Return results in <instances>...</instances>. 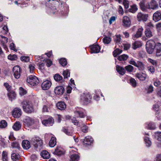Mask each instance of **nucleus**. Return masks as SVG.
<instances>
[{"mask_svg": "<svg viewBox=\"0 0 161 161\" xmlns=\"http://www.w3.org/2000/svg\"><path fill=\"white\" fill-rule=\"evenodd\" d=\"M91 98L92 97L89 94L83 93L80 96V100L83 103L87 104L90 102Z\"/></svg>", "mask_w": 161, "mask_h": 161, "instance_id": "obj_4", "label": "nucleus"}, {"mask_svg": "<svg viewBox=\"0 0 161 161\" xmlns=\"http://www.w3.org/2000/svg\"><path fill=\"white\" fill-rule=\"evenodd\" d=\"M63 75L64 79L67 78L70 75V72L68 70H66L64 71L63 73Z\"/></svg>", "mask_w": 161, "mask_h": 161, "instance_id": "obj_49", "label": "nucleus"}, {"mask_svg": "<svg viewBox=\"0 0 161 161\" xmlns=\"http://www.w3.org/2000/svg\"><path fill=\"white\" fill-rule=\"evenodd\" d=\"M154 48V47H146L147 51L149 54H152L153 53Z\"/></svg>", "mask_w": 161, "mask_h": 161, "instance_id": "obj_51", "label": "nucleus"}, {"mask_svg": "<svg viewBox=\"0 0 161 161\" xmlns=\"http://www.w3.org/2000/svg\"><path fill=\"white\" fill-rule=\"evenodd\" d=\"M153 91V88L152 86L150 85L148 88L147 93H152Z\"/></svg>", "mask_w": 161, "mask_h": 161, "instance_id": "obj_61", "label": "nucleus"}, {"mask_svg": "<svg viewBox=\"0 0 161 161\" xmlns=\"http://www.w3.org/2000/svg\"><path fill=\"white\" fill-rule=\"evenodd\" d=\"M146 1L145 0H142L139 3L140 7L141 10L144 12H146L147 11V9H149L148 8V5H145Z\"/></svg>", "mask_w": 161, "mask_h": 161, "instance_id": "obj_16", "label": "nucleus"}, {"mask_svg": "<svg viewBox=\"0 0 161 161\" xmlns=\"http://www.w3.org/2000/svg\"><path fill=\"white\" fill-rule=\"evenodd\" d=\"M142 46V43L139 41H136L133 44V48L136 49Z\"/></svg>", "mask_w": 161, "mask_h": 161, "instance_id": "obj_34", "label": "nucleus"}, {"mask_svg": "<svg viewBox=\"0 0 161 161\" xmlns=\"http://www.w3.org/2000/svg\"><path fill=\"white\" fill-rule=\"evenodd\" d=\"M156 44L154 41L151 40L147 42L146 46L155 48Z\"/></svg>", "mask_w": 161, "mask_h": 161, "instance_id": "obj_27", "label": "nucleus"}, {"mask_svg": "<svg viewBox=\"0 0 161 161\" xmlns=\"http://www.w3.org/2000/svg\"><path fill=\"white\" fill-rule=\"evenodd\" d=\"M130 84L134 87L136 86L137 83L136 80L133 78H131L130 79Z\"/></svg>", "mask_w": 161, "mask_h": 161, "instance_id": "obj_40", "label": "nucleus"}, {"mask_svg": "<svg viewBox=\"0 0 161 161\" xmlns=\"http://www.w3.org/2000/svg\"><path fill=\"white\" fill-rule=\"evenodd\" d=\"M54 122L53 119L50 117L48 119H45L42 120V124L46 126H50L52 125Z\"/></svg>", "mask_w": 161, "mask_h": 161, "instance_id": "obj_12", "label": "nucleus"}, {"mask_svg": "<svg viewBox=\"0 0 161 161\" xmlns=\"http://www.w3.org/2000/svg\"><path fill=\"white\" fill-rule=\"evenodd\" d=\"M7 126V123L5 120H2L0 122V128H3L6 127Z\"/></svg>", "mask_w": 161, "mask_h": 161, "instance_id": "obj_42", "label": "nucleus"}, {"mask_svg": "<svg viewBox=\"0 0 161 161\" xmlns=\"http://www.w3.org/2000/svg\"><path fill=\"white\" fill-rule=\"evenodd\" d=\"M116 70L120 75H123L125 73V69L119 65L116 66Z\"/></svg>", "mask_w": 161, "mask_h": 161, "instance_id": "obj_28", "label": "nucleus"}, {"mask_svg": "<svg viewBox=\"0 0 161 161\" xmlns=\"http://www.w3.org/2000/svg\"><path fill=\"white\" fill-rule=\"evenodd\" d=\"M71 161H78L79 158V155L77 154H74L70 156Z\"/></svg>", "mask_w": 161, "mask_h": 161, "instance_id": "obj_33", "label": "nucleus"}, {"mask_svg": "<svg viewBox=\"0 0 161 161\" xmlns=\"http://www.w3.org/2000/svg\"><path fill=\"white\" fill-rule=\"evenodd\" d=\"M22 146L24 149H27L31 147L30 142L27 140H23L22 142Z\"/></svg>", "mask_w": 161, "mask_h": 161, "instance_id": "obj_24", "label": "nucleus"}, {"mask_svg": "<svg viewBox=\"0 0 161 161\" xmlns=\"http://www.w3.org/2000/svg\"><path fill=\"white\" fill-rule=\"evenodd\" d=\"M27 93L26 90L22 87L19 88V94L21 96H24Z\"/></svg>", "mask_w": 161, "mask_h": 161, "instance_id": "obj_44", "label": "nucleus"}, {"mask_svg": "<svg viewBox=\"0 0 161 161\" xmlns=\"http://www.w3.org/2000/svg\"><path fill=\"white\" fill-rule=\"evenodd\" d=\"M27 82L31 86H34L38 85L39 80L35 76L30 75L27 78Z\"/></svg>", "mask_w": 161, "mask_h": 161, "instance_id": "obj_3", "label": "nucleus"}, {"mask_svg": "<svg viewBox=\"0 0 161 161\" xmlns=\"http://www.w3.org/2000/svg\"><path fill=\"white\" fill-rule=\"evenodd\" d=\"M93 141V138L91 136H88L84 139V142L86 144H89Z\"/></svg>", "mask_w": 161, "mask_h": 161, "instance_id": "obj_30", "label": "nucleus"}, {"mask_svg": "<svg viewBox=\"0 0 161 161\" xmlns=\"http://www.w3.org/2000/svg\"><path fill=\"white\" fill-rule=\"evenodd\" d=\"M143 30V29L142 28V27H141L139 28L136 32V33L134 35H133V37L135 38H139L142 36V32Z\"/></svg>", "mask_w": 161, "mask_h": 161, "instance_id": "obj_25", "label": "nucleus"}, {"mask_svg": "<svg viewBox=\"0 0 161 161\" xmlns=\"http://www.w3.org/2000/svg\"><path fill=\"white\" fill-rule=\"evenodd\" d=\"M131 24L130 19L127 16H124L122 19V25L125 27L130 26Z\"/></svg>", "mask_w": 161, "mask_h": 161, "instance_id": "obj_8", "label": "nucleus"}, {"mask_svg": "<svg viewBox=\"0 0 161 161\" xmlns=\"http://www.w3.org/2000/svg\"><path fill=\"white\" fill-rule=\"evenodd\" d=\"M21 110L18 108H15L12 112V115L14 117L16 118H19L21 115Z\"/></svg>", "mask_w": 161, "mask_h": 161, "instance_id": "obj_11", "label": "nucleus"}, {"mask_svg": "<svg viewBox=\"0 0 161 161\" xmlns=\"http://www.w3.org/2000/svg\"><path fill=\"white\" fill-rule=\"evenodd\" d=\"M8 93V96L9 98V100L12 101L13 99H14L16 96V94L14 91L9 92Z\"/></svg>", "mask_w": 161, "mask_h": 161, "instance_id": "obj_31", "label": "nucleus"}, {"mask_svg": "<svg viewBox=\"0 0 161 161\" xmlns=\"http://www.w3.org/2000/svg\"><path fill=\"white\" fill-rule=\"evenodd\" d=\"M17 57L16 55H10L8 56V58L11 60H16L17 59Z\"/></svg>", "mask_w": 161, "mask_h": 161, "instance_id": "obj_55", "label": "nucleus"}, {"mask_svg": "<svg viewBox=\"0 0 161 161\" xmlns=\"http://www.w3.org/2000/svg\"><path fill=\"white\" fill-rule=\"evenodd\" d=\"M21 60L22 61L28 62L30 60L29 57L23 56L21 58Z\"/></svg>", "mask_w": 161, "mask_h": 161, "instance_id": "obj_59", "label": "nucleus"}, {"mask_svg": "<svg viewBox=\"0 0 161 161\" xmlns=\"http://www.w3.org/2000/svg\"><path fill=\"white\" fill-rule=\"evenodd\" d=\"M148 15L146 14H143L141 13H139L137 15V18L139 21L142 20L146 21L147 19Z\"/></svg>", "mask_w": 161, "mask_h": 161, "instance_id": "obj_13", "label": "nucleus"}, {"mask_svg": "<svg viewBox=\"0 0 161 161\" xmlns=\"http://www.w3.org/2000/svg\"><path fill=\"white\" fill-rule=\"evenodd\" d=\"M30 141L34 147L36 148L38 147H41L43 144L42 140L38 137H33Z\"/></svg>", "mask_w": 161, "mask_h": 161, "instance_id": "obj_2", "label": "nucleus"}, {"mask_svg": "<svg viewBox=\"0 0 161 161\" xmlns=\"http://www.w3.org/2000/svg\"><path fill=\"white\" fill-rule=\"evenodd\" d=\"M129 63L138 68L139 69L142 70L144 69V64L141 61H138L136 62L133 59H131L129 60Z\"/></svg>", "mask_w": 161, "mask_h": 161, "instance_id": "obj_5", "label": "nucleus"}, {"mask_svg": "<svg viewBox=\"0 0 161 161\" xmlns=\"http://www.w3.org/2000/svg\"><path fill=\"white\" fill-rule=\"evenodd\" d=\"M63 131L64 133L68 135L72 136L73 131L72 130L69 131L67 129H63Z\"/></svg>", "mask_w": 161, "mask_h": 161, "instance_id": "obj_57", "label": "nucleus"}, {"mask_svg": "<svg viewBox=\"0 0 161 161\" xmlns=\"http://www.w3.org/2000/svg\"><path fill=\"white\" fill-rule=\"evenodd\" d=\"M4 86L5 87L7 91L10 92L11 89V86L8 85L7 83H5L4 84Z\"/></svg>", "mask_w": 161, "mask_h": 161, "instance_id": "obj_63", "label": "nucleus"}, {"mask_svg": "<svg viewBox=\"0 0 161 161\" xmlns=\"http://www.w3.org/2000/svg\"><path fill=\"white\" fill-rule=\"evenodd\" d=\"M145 32L146 36L148 38H150L153 36L152 32L148 29H146Z\"/></svg>", "mask_w": 161, "mask_h": 161, "instance_id": "obj_41", "label": "nucleus"}, {"mask_svg": "<svg viewBox=\"0 0 161 161\" xmlns=\"http://www.w3.org/2000/svg\"><path fill=\"white\" fill-rule=\"evenodd\" d=\"M147 128L151 130H153L155 129V126L154 124L152 123H149L148 125Z\"/></svg>", "mask_w": 161, "mask_h": 161, "instance_id": "obj_58", "label": "nucleus"}, {"mask_svg": "<svg viewBox=\"0 0 161 161\" xmlns=\"http://www.w3.org/2000/svg\"><path fill=\"white\" fill-rule=\"evenodd\" d=\"M75 114L77 117L80 118H84L85 117V114L82 112L79 111H76L75 112Z\"/></svg>", "mask_w": 161, "mask_h": 161, "instance_id": "obj_43", "label": "nucleus"}, {"mask_svg": "<svg viewBox=\"0 0 161 161\" xmlns=\"http://www.w3.org/2000/svg\"><path fill=\"white\" fill-rule=\"evenodd\" d=\"M49 109V105L48 104L44 105L42 108L43 112H48Z\"/></svg>", "mask_w": 161, "mask_h": 161, "instance_id": "obj_56", "label": "nucleus"}, {"mask_svg": "<svg viewBox=\"0 0 161 161\" xmlns=\"http://www.w3.org/2000/svg\"><path fill=\"white\" fill-rule=\"evenodd\" d=\"M100 47L97 45H93L91 47V52L92 53H97L100 51Z\"/></svg>", "mask_w": 161, "mask_h": 161, "instance_id": "obj_19", "label": "nucleus"}, {"mask_svg": "<svg viewBox=\"0 0 161 161\" xmlns=\"http://www.w3.org/2000/svg\"><path fill=\"white\" fill-rule=\"evenodd\" d=\"M21 125L20 123L18 121L15 122L13 126V129L15 130H19L21 128Z\"/></svg>", "mask_w": 161, "mask_h": 161, "instance_id": "obj_29", "label": "nucleus"}, {"mask_svg": "<svg viewBox=\"0 0 161 161\" xmlns=\"http://www.w3.org/2000/svg\"><path fill=\"white\" fill-rule=\"evenodd\" d=\"M13 72L15 78L18 79L20 77L21 69L19 66L14 67L13 69Z\"/></svg>", "mask_w": 161, "mask_h": 161, "instance_id": "obj_7", "label": "nucleus"}, {"mask_svg": "<svg viewBox=\"0 0 161 161\" xmlns=\"http://www.w3.org/2000/svg\"><path fill=\"white\" fill-rule=\"evenodd\" d=\"M52 83L50 81L46 80L43 82L42 84V87L43 90H47L51 86Z\"/></svg>", "mask_w": 161, "mask_h": 161, "instance_id": "obj_9", "label": "nucleus"}, {"mask_svg": "<svg viewBox=\"0 0 161 161\" xmlns=\"http://www.w3.org/2000/svg\"><path fill=\"white\" fill-rule=\"evenodd\" d=\"M53 153L58 155H61L64 154V151L61 147H58L55 149Z\"/></svg>", "mask_w": 161, "mask_h": 161, "instance_id": "obj_23", "label": "nucleus"}, {"mask_svg": "<svg viewBox=\"0 0 161 161\" xmlns=\"http://www.w3.org/2000/svg\"><path fill=\"white\" fill-rule=\"evenodd\" d=\"M56 142L55 138L52 137L49 142V145L51 147H54L56 144Z\"/></svg>", "mask_w": 161, "mask_h": 161, "instance_id": "obj_32", "label": "nucleus"}, {"mask_svg": "<svg viewBox=\"0 0 161 161\" xmlns=\"http://www.w3.org/2000/svg\"><path fill=\"white\" fill-rule=\"evenodd\" d=\"M56 106L58 109L60 110H63L66 108V105L64 102H60L56 104Z\"/></svg>", "mask_w": 161, "mask_h": 161, "instance_id": "obj_22", "label": "nucleus"}, {"mask_svg": "<svg viewBox=\"0 0 161 161\" xmlns=\"http://www.w3.org/2000/svg\"><path fill=\"white\" fill-rule=\"evenodd\" d=\"M11 147L14 148H17L18 149L20 148L19 144L18 143L15 142L12 143Z\"/></svg>", "mask_w": 161, "mask_h": 161, "instance_id": "obj_53", "label": "nucleus"}, {"mask_svg": "<svg viewBox=\"0 0 161 161\" xmlns=\"http://www.w3.org/2000/svg\"><path fill=\"white\" fill-rule=\"evenodd\" d=\"M2 159L3 161H8L7 153L6 152L3 151V152Z\"/></svg>", "mask_w": 161, "mask_h": 161, "instance_id": "obj_37", "label": "nucleus"}, {"mask_svg": "<svg viewBox=\"0 0 161 161\" xmlns=\"http://www.w3.org/2000/svg\"><path fill=\"white\" fill-rule=\"evenodd\" d=\"M128 58V56L126 54H124L119 56L118 58L119 61H125Z\"/></svg>", "mask_w": 161, "mask_h": 161, "instance_id": "obj_35", "label": "nucleus"}, {"mask_svg": "<svg viewBox=\"0 0 161 161\" xmlns=\"http://www.w3.org/2000/svg\"><path fill=\"white\" fill-rule=\"evenodd\" d=\"M136 76L141 80L144 81L147 78V75L143 73H139L136 74Z\"/></svg>", "mask_w": 161, "mask_h": 161, "instance_id": "obj_17", "label": "nucleus"}, {"mask_svg": "<svg viewBox=\"0 0 161 161\" xmlns=\"http://www.w3.org/2000/svg\"><path fill=\"white\" fill-rule=\"evenodd\" d=\"M125 69L128 72H131L134 69L133 66L130 65H129L125 67Z\"/></svg>", "mask_w": 161, "mask_h": 161, "instance_id": "obj_48", "label": "nucleus"}, {"mask_svg": "<svg viewBox=\"0 0 161 161\" xmlns=\"http://www.w3.org/2000/svg\"><path fill=\"white\" fill-rule=\"evenodd\" d=\"M54 80L57 81L61 80L62 79V77L58 74H56L54 76Z\"/></svg>", "mask_w": 161, "mask_h": 161, "instance_id": "obj_54", "label": "nucleus"}, {"mask_svg": "<svg viewBox=\"0 0 161 161\" xmlns=\"http://www.w3.org/2000/svg\"><path fill=\"white\" fill-rule=\"evenodd\" d=\"M158 7V5L157 2L154 0H152L148 4L149 9H155Z\"/></svg>", "mask_w": 161, "mask_h": 161, "instance_id": "obj_14", "label": "nucleus"}, {"mask_svg": "<svg viewBox=\"0 0 161 161\" xmlns=\"http://www.w3.org/2000/svg\"><path fill=\"white\" fill-rule=\"evenodd\" d=\"M0 36L2 38L1 40V43L4 48L5 50H7L8 48L6 45V44L8 42V39L6 37L2 35H0Z\"/></svg>", "mask_w": 161, "mask_h": 161, "instance_id": "obj_21", "label": "nucleus"}, {"mask_svg": "<svg viewBox=\"0 0 161 161\" xmlns=\"http://www.w3.org/2000/svg\"><path fill=\"white\" fill-rule=\"evenodd\" d=\"M137 8L136 5H134L131 6L130 8L129 9V11L130 12L135 13L137 10Z\"/></svg>", "mask_w": 161, "mask_h": 161, "instance_id": "obj_45", "label": "nucleus"}, {"mask_svg": "<svg viewBox=\"0 0 161 161\" xmlns=\"http://www.w3.org/2000/svg\"><path fill=\"white\" fill-rule=\"evenodd\" d=\"M103 41L104 43L108 44L111 42V39L109 37L106 36L103 39Z\"/></svg>", "mask_w": 161, "mask_h": 161, "instance_id": "obj_50", "label": "nucleus"}, {"mask_svg": "<svg viewBox=\"0 0 161 161\" xmlns=\"http://www.w3.org/2000/svg\"><path fill=\"white\" fill-rule=\"evenodd\" d=\"M29 68L30 69V72L32 73L35 69V67L33 65L30 64L29 65Z\"/></svg>", "mask_w": 161, "mask_h": 161, "instance_id": "obj_62", "label": "nucleus"}, {"mask_svg": "<svg viewBox=\"0 0 161 161\" xmlns=\"http://www.w3.org/2000/svg\"><path fill=\"white\" fill-rule=\"evenodd\" d=\"M157 95L158 96L161 97V86L157 89Z\"/></svg>", "mask_w": 161, "mask_h": 161, "instance_id": "obj_64", "label": "nucleus"}, {"mask_svg": "<svg viewBox=\"0 0 161 161\" xmlns=\"http://www.w3.org/2000/svg\"><path fill=\"white\" fill-rule=\"evenodd\" d=\"M122 50L117 48L114 50L113 52V54L114 57H116L117 55L121 53L122 52Z\"/></svg>", "mask_w": 161, "mask_h": 161, "instance_id": "obj_38", "label": "nucleus"}, {"mask_svg": "<svg viewBox=\"0 0 161 161\" xmlns=\"http://www.w3.org/2000/svg\"><path fill=\"white\" fill-rule=\"evenodd\" d=\"M64 88L62 86H58L54 89L55 93L58 95H61L64 92Z\"/></svg>", "mask_w": 161, "mask_h": 161, "instance_id": "obj_10", "label": "nucleus"}, {"mask_svg": "<svg viewBox=\"0 0 161 161\" xmlns=\"http://www.w3.org/2000/svg\"><path fill=\"white\" fill-rule=\"evenodd\" d=\"M23 122L25 125L30 126L34 124V120L30 117L26 116L23 119Z\"/></svg>", "mask_w": 161, "mask_h": 161, "instance_id": "obj_6", "label": "nucleus"}, {"mask_svg": "<svg viewBox=\"0 0 161 161\" xmlns=\"http://www.w3.org/2000/svg\"><path fill=\"white\" fill-rule=\"evenodd\" d=\"M155 49L156 50V54L157 56L161 55V44L160 43H157L155 45Z\"/></svg>", "mask_w": 161, "mask_h": 161, "instance_id": "obj_20", "label": "nucleus"}, {"mask_svg": "<svg viewBox=\"0 0 161 161\" xmlns=\"http://www.w3.org/2000/svg\"><path fill=\"white\" fill-rule=\"evenodd\" d=\"M81 127V130L84 133H87L88 132V127L85 124H83L82 125Z\"/></svg>", "mask_w": 161, "mask_h": 161, "instance_id": "obj_52", "label": "nucleus"}, {"mask_svg": "<svg viewBox=\"0 0 161 161\" xmlns=\"http://www.w3.org/2000/svg\"><path fill=\"white\" fill-rule=\"evenodd\" d=\"M41 156L44 159H48L50 157V155L47 151H43L41 153Z\"/></svg>", "mask_w": 161, "mask_h": 161, "instance_id": "obj_26", "label": "nucleus"}, {"mask_svg": "<svg viewBox=\"0 0 161 161\" xmlns=\"http://www.w3.org/2000/svg\"><path fill=\"white\" fill-rule=\"evenodd\" d=\"M144 141L147 147H149L151 146L152 142L149 137H145L144 139Z\"/></svg>", "mask_w": 161, "mask_h": 161, "instance_id": "obj_39", "label": "nucleus"}, {"mask_svg": "<svg viewBox=\"0 0 161 161\" xmlns=\"http://www.w3.org/2000/svg\"><path fill=\"white\" fill-rule=\"evenodd\" d=\"M11 158L13 161H22L19 153L15 152H14L12 154Z\"/></svg>", "mask_w": 161, "mask_h": 161, "instance_id": "obj_15", "label": "nucleus"}, {"mask_svg": "<svg viewBox=\"0 0 161 161\" xmlns=\"http://www.w3.org/2000/svg\"><path fill=\"white\" fill-rule=\"evenodd\" d=\"M59 63L63 66H64L66 65L67 62L65 58H61L59 61Z\"/></svg>", "mask_w": 161, "mask_h": 161, "instance_id": "obj_47", "label": "nucleus"}, {"mask_svg": "<svg viewBox=\"0 0 161 161\" xmlns=\"http://www.w3.org/2000/svg\"><path fill=\"white\" fill-rule=\"evenodd\" d=\"M154 136L158 140L161 141V132H156Z\"/></svg>", "mask_w": 161, "mask_h": 161, "instance_id": "obj_46", "label": "nucleus"}, {"mask_svg": "<svg viewBox=\"0 0 161 161\" xmlns=\"http://www.w3.org/2000/svg\"><path fill=\"white\" fill-rule=\"evenodd\" d=\"M114 39L116 43H119L121 41V36L120 35H116L114 36Z\"/></svg>", "mask_w": 161, "mask_h": 161, "instance_id": "obj_36", "label": "nucleus"}, {"mask_svg": "<svg viewBox=\"0 0 161 161\" xmlns=\"http://www.w3.org/2000/svg\"><path fill=\"white\" fill-rule=\"evenodd\" d=\"M124 49L125 50H127L130 47V45L128 43H125L123 44Z\"/></svg>", "mask_w": 161, "mask_h": 161, "instance_id": "obj_60", "label": "nucleus"}, {"mask_svg": "<svg viewBox=\"0 0 161 161\" xmlns=\"http://www.w3.org/2000/svg\"><path fill=\"white\" fill-rule=\"evenodd\" d=\"M23 110L28 113H31L34 109L32 104L28 101L24 100L21 103Z\"/></svg>", "mask_w": 161, "mask_h": 161, "instance_id": "obj_1", "label": "nucleus"}, {"mask_svg": "<svg viewBox=\"0 0 161 161\" xmlns=\"http://www.w3.org/2000/svg\"><path fill=\"white\" fill-rule=\"evenodd\" d=\"M161 19V14L158 11L154 13L153 16V19L155 22H157Z\"/></svg>", "mask_w": 161, "mask_h": 161, "instance_id": "obj_18", "label": "nucleus"}]
</instances>
